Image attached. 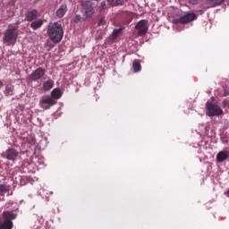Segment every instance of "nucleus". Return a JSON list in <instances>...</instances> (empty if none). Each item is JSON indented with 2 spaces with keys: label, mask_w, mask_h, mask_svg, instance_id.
Listing matches in <instances>:
<instances>
[{
  "label": "nucleus",
  "mask_w": 229,
  "mask_h": 229,
  "mask_svg": "<svg viewBox=\"0 0 229 229\" xmlns=\"http://www.w3.org/2000/svg\"><path fill=\"white\" fill-rule=\"evenodd\" d=\"M47 35L54 44L62 42L64 38V27L59 22L49 23L47 28Z\"/></svg>",
  "instance_id": "nucleus-1"
},
{
  "label": "nucleus",
  "mask_w": 229,
  "mask_h": 229,
  "mask_svg": "<svg viewBox=\"0 0 229 229\" xmlns=\"http://www.w3.org/2000/svg\"><path fill=\"white\" fill-rule=\"evenodd\" d=\"M225 196H227V198H229V190L225 192Z\"/></svg>",
  "instance_id": "nucleus-31"
},
{
  "label": "nucleus",
  "mask_w": 229,
  "mask_h": 229,
  "mask_svg": "<svg viewBox=\"0 0 229 229\" xmlns=\"http://www.w3.org/2000/svg\"><path fill=\"white\" fill-rule=\"evenodd\" d=\"M18 216L19 214L10 210L4 211L2 214L4 221H8L9 223H13L12 221L15 220Z\"/></svg>",
  "instance_id": "nucleus-10"
},
{
  "label": "nucleus",
  "mask_w": 229,
  "mask_h": 229,
  "mask_svg": "<svg viewBox=\"0 0 229 229\" xmlns=\"http://www.w3.org/2000/svg\"><path fill=\"white\" fill-rule=\"evenodd\" d=\"M10 191V187L4 185V184H0V195L4 196L6 192Z\"/></svg>",
  "instance_id": "nucleus-19"
},
{
  "label": "nucleus",
  "mask_w": 229,
  "mask_h": 229,
  "mask_svg": "<svg viewBox=\"0 0 229 229\" xmlns=\"http://www.w3.org/2000/svg\"><path fill=\"white\" fill-rule=\"evenodd\" d=\"M208 4L210 6H217V4H221V3H225V0H207Z\"/></svg>",
  "instance_id": "nucleus-20"
},
{
  "label": "nucleus",
  "mask_w": 229,
  "mask_h": 229,
  "mask_svg": "<svg viewBox=\"0 0 229 229\" xmlns=\"http://www.w3.org/2000/svg\"><path fill=\"white\" fill-rule=\"evenodd\" d=\"M106 24V21L105 18H101L98 22V26H105Z\"/></svg>",
  "instance_id": "nucleus-23"
},
{
  "label": "nucleus",
  "mask_w": 229,
  "mask_h": 229,
  "mask_svg": "<svg viewBox=\"0 0 229 229\" xmlns=\"http://www.w3.org/2000/svg\"><path fill=\"white\" fill-rule=\"evenodd\" d=\"M123 33V29H114L111 35L105 40V44H110L117 39V37Z\"/></svg>",
  "instance_id": "nucleus-11"
},
{
  "label": "nucleus",
  "mask_w": 229,
  "mask_h": 229,
  "mask_svg": "<svg viewBox=\"0 0 229 229\" xmlns=\"http://www.w3.org/2000/svg\"><path fill=\"white\" fill-rule=\"evenodd\" d=\"M51 88L45 87V90H49Z\"/></svg>",
  "instance_id": "nucleus-32"
},
{
  "label": "nucleus",
  "mask_w": 229,
  "mask_h": 229,
  "mask_svg": "<svg viewBox=\"0 0 229 229\" xmlns=\"http://www.w3.org/2000/svg\"><path fill=\"white\" fill-rule=\"evenodd\" d=\"M19 38V30L17 26L11 24L8 26L4 33V44L5 46H15L17 43V38Z\"/></svg>",
  "instance_id": "nucleus-2"
},
{
  "label": "nucleus",
  "mask_w": 229,
  "mask_h": 229,
  "mask_svg": "<svg viewBox=\"0 0 229 229\" xmlns=\"http://www.w3.org/2000/svg\"><path fill=\"white\" fill-rule=\"evenodd\" d=\"M13 222L9 221H3L0 222V229H13Z\"/></svg>",
  "instance_id": "nucleus-16"
},
{
  "label": "nucleus",
  "mask_w": 229,
  "mask_h": 229,
  "mask_svg": "<svg viewBox=\"0 0 229 229\" xmlns=\"http://www.w3.org/2000/svg\"><path fill=\"white\" fill-rule=\"evenodd\" d=\"M3 158L9 160L11 162H15L19 159V151L13 148H10L2 154Z\"/></svg>",
  "instance_id": "nucleus-7"
},
{
  "label": "nucleus",
  "mask_w": 229,
  "mask_h": 229,
  "mask_svg": "<svg viewBox=\"0 0 229 229\" xmlns=\"http://www.w3.org/2000/svg\"><path fill=\"white\" fill-rule=\"evenodd\" d=\"M38 17V11L37 9H32L30 11H28L25 14V19L29 22H31V21H35Z\"/></svg>",
  "instance_id": "nucleus-12"
},
{
  "label": "nucleus",
  "mask_w": 229,
  "mask_h": 229,
  "mask_svg": "<svg viewBox=\"0 0 229 229\" xmlns=\"http://www.w3.org/2000/svg\"><path fill=\"white\" fill-rule=\"evenodd\" d=\"M56 103H58V101L55 100V98H51L49 95L43 96L39 101L41 108H45V110H49V108L55 106Z\"/></svg>",
  "instance_id": "nucleus-5"
},
{
  "label": "nucleus",
  "mask_w": 229,
  "mask_h": 229,
  "mask_svg": "<svg viewBox=\"0 0 229 229\" xmlns=\"http://www.w3.org/2000/svg\"><path fill=\"white\" fill-rule=\"evenodd\" d=\"M105 6H106V3L101 2L100 5L98 6V8H99V10H103V8H105Z\"/></svg>",
  "instance_id": "nucleus-26"
},
{
  "label": "nucleus",
  "mask_w": 229,
  "mask_h": 229,
  "mask_svg": "<svg viewBox=\"0 0 229 229\" xmlns=\"http://www.w3.org/2000/svg\"><path fill=\"white\" fill-rule=\"evenodd\" d=\"M96 38H103V33L98 32Z\"/></svg>",
  "instance_id": "nucleus-28"
},
{
  "label": "nucleus",
  "mask_w": 229,
  "mask_h": 229,
  "mask_svg": "<svg viewBox=\"0 0 229 229\" xmlns=\"http://www.w3.org/2000/svg\"><path fill=\"white\" fill-rule=\"evenodd\" d=\"M223 109L219 105L210 101L206 103V115H208V117H219V115H223Z\"/></svg>",
  "instance_id": "nucleus-3"
},
{
  "label": "nucleus",
  "mask_w": 229,
  "mask_h": 229,
  "mask_svg": "<svg viewBox=\"0 0 229 229\" xmlns=\"http://www.w3.org/2000/svg\"><path fill=\"white\" fill-rule=\"evenodd\" d=\"M81 6L84 19H86L87 21L92 19V15H94L96 12L94 10V7L92 6V2L83 1L81 2Z\"/></svg>",
  "instance_id": "nucleus-4"
},
{
  "label": "nucleus",
  "mask_w": 229,
  "mask_h": 229,
  "mask_svg": "<svg viewBox=\"0 0 229 229\" xmlns=\"http://www.w3.org/2000/svg\"><path fill=\"white\" fill-rule=\"evenodd\" d=\"M81 21V15L77 14V15L74 17V22H80Z\"/></svg>",
  "instance_id": "nucleus-24"
},
{
  "label": "nucleus",
  "mask_w": 229,
  "mask_h": 229,
  "mask_svg": "<svg viewBox=\"0 0 229 229\" xmlns=\"http://www.w3.org/2000/svg\"><path fill=\"white\" fill-rule=\"evenodd\" d=\"M54 86H55V81L51 79H48L43 84V87H54Z\"/></svg>",
  "instance_id": "nucleus-21"
},
{
  "label": "nucleus",
  "mask_w": 229,
  "mask_h": 229,
  "mask_svg": "<svg viewBox=\"0 0 229 229\" xmlns=\"http://www.w3.org/2000/svg\"><path fill=\"white\" fill-rule=\"evenodd\" d=\"M132 69L134 72H139L140 71L141 67H140V62H139V60H135L132 63Z\"/></svg>",
  "instance_id": "nucleus-18"
},
{
  "label": "nucleus",
  "mask_w": 229,
  "mask_h": 229,
  "mask_svg": "<svg viewBox=\"0 0 229 229\" xmlns=\"http://www.w3.org/2000/svg\"><path fill=\"white\" fill-rule=\"evenodd\" d=\"M190 3L191 4H198V0H190Z\"/></svg>",
  "instance_id": "nucleus-30"
},
{
  "label": "nucleus",
  "mask_w": 229,
  "mask_h": 229,
  "mask_svg": "<svg viewBox=\"0 0 229 229\" xmlns=\"http://www.w3.org/2000/svg\"><path fill=\"white\" fill-rule=\"evenodd\" d=\"M44 76H46V69L39 67L32 72L29 76V80L30 81H38V80H42Z\"/></svg>",
  "instance_id": "nucleus-8"
},
{
  "label": "nucleus",
  "mask_w": 229,
  "mask_h": 229,
  "mask_svg": "<svg viewBox=\"0 0 229 229\" xmlns=\"http://www.w3.org/2000/svg\"><path fill=\"white\" fill-rule=\"evenodd\" d=\"M224 96H229V89H225Z\"/></svg>",
  "instance_id": "nucleus-29"
},
{
  "label": "nucleus",
  "mask_w": 229,
  "mask_h": 229,
  "mask_svg": "<svg viewBox=\"0 0 229 229\" xmlns=\"http://www.w3.org/2000/svg\"><path fill=\"white\" fill-rule=\"evenodd\" d=\"M2 85H3V81H0V87H2Z\"/></svg>",
  "instance_id": "nucleus-33"
},
{
  "label": "nucleus",
  "mask_w": 229,
  "mask_h": 229,
  "mask_svg": "<svg viewBox=\"0 0 229 229\" xmlns=\"http://www.w3.org/2000/svg\"><path fill=\"white\" fill-rule=\"evenodd\" d=\"M4 93H5L6 96H12V94H13V89L6 88Z\"/></svg>",
  "instance_id": "nucleus-22"
},
{
  "label": "nucleus",
  "mask_w": 229,
  "mask_h": 229,
  "mask_svg": "<svg viewBox=\"0 0 229 229\" xmlns=\"http://www.w3.org/2000/svg\"><path fill=\"white\" fill-rule=\"evenodd\" d=\"M229 158V151L228 150H222L218 152L216 155V162L223 163L225 160H228Z\"/></svg>",
  "instance_id": "nucleus-13"
},
{
  "label": "nucleus",
  "mask_w": 229,
  "mask_h": 229,
  "mask_svg": "<svg viewBox=\"0 0 229 229\" xmlns=\"http://www.w3.org/2000/svg\"><path fill=\"white\" fill-rule=\"evenodd\" d=\"M196 20V14L194 13H187L186 14L174 19L175 24H187V22H191V21Z\"/></svg>",
  "instance_id": "nucleus-6"
},
{
  "label": "nucleus",
  "mask_w": 229,
  "mask_h": 229,
  "mask_svg": "<svg viewBox=\"0 0 229 229\" xmlns=\"http://www.w3.org/2000/svg\"><path fill=\"white\" fill-rule=\"evenodd\" d=\"M113 2H114L115 4H123V3L124 2V0H113Z\"/></svg>",
  "instance_id": "nucleus-27"
},
{
  "label": "nucleus",
  "mask_w": 229,
  "mask_h": 229,
  "mask_svg": "<svg viewBox=\"0 0 229 229\" xmlns=\"http://www.w3.org/2000/svg\"><path fill=\"white\" fill-rule=\"evenodd\" d=\"M50 96L55 101H58L64 96V92L60 90V88H55L51 91Z\"/></svg>",
  "instance_id": "nucleus-14"
},
{
  "label": "nucleus",
  "mask_w": 229,
  "mask_h": 229,
  "mask_svg": "<svg viewBox=\"0 0 229 229\" xmlns=\"http://www.w3.org/2000/svg\"><path fill=\"white\" fill-rule=\"evenodd\" d=\"M226 106H229V100L228 99H225V100L223 101V107L226 108Z\"/></svg>",
  "instance_id": "nucleus-25"
},
{
  "label": "nucleus",
  "mask_w": 229,
  "mask_h": 229,
  "mask_svg": "<svg viewBox=\"0 0 229 229\" xmlns=\"http://www.w3.org/2000/svg\"><path fill=\"white\" fill-rule=\"evenodd\" d=\"M43 24L44 21L37 20L30 24V28H32V30H38V28H42Z\"/></svg>",
  "instance_id": "nucleus-17"
},
{
  "label": "nucleus",
  "mask_w": 229,
  "mask_h": 229,
  "mask_svg": "<svg viewBox=\"0 0 229 229\" xmlns=\"http://www.w3.org/2000/svg\"><path fill=\"white\" fill-rule=\"evenodd\" d=\"M67 13V4H62L55 12L56 17L62 19Z\"/></svg>",
  "instance_id": "nucleus-15"
},
{
  "label": "nucleus",
  "mask_w": 229,
  "mask_h": 229,
  "mask_svg": "<svg viewBox=\"0 0 229 229\" xmlns=\"http://www.w3.org/2000/svg\"><path fill=\"white\" fill-rule=\"evenodd\" d=\"M148 21L146 20L140 21L135 28L138 30L139 35H146L148 33Z\"/></svg>",
  "instance_id": "nucleus-9"
}]
</instances>
